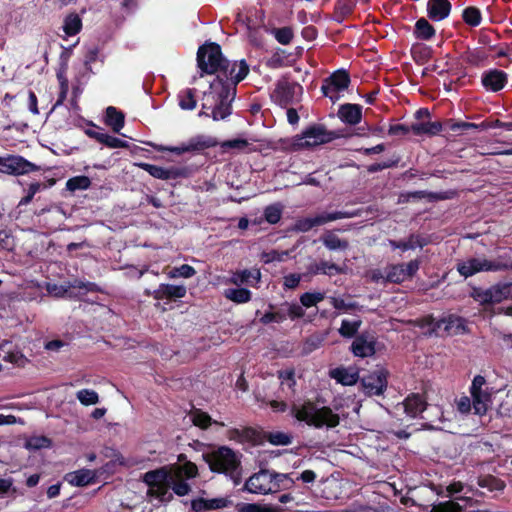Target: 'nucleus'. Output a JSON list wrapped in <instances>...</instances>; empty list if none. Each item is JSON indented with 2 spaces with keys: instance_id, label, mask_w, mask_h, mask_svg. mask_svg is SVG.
<instances>
[{
  "instance_id": "9d476101",
  "label": "nucleus",
  "mask_w": 512,
  "mask_h": 512,
  "mask_svg": "<svg viewBox=\"0 0 512 512\" xmlns=\"http://www.w3.org/2000/svg\"><path fill=\"white\" fill-rule=\"evenodd\" d=\"M40 170L36 164L20 155L7 154L0 156V173L20 176Z\"/></svg>"
},
{
  "instance_id": "f704fd0d",
  "label": "nucleus",
  "mask_w": 512,
  "mask_h": 512,
  "mask_svg": "<svg viewBox=\"0 0 512 512\" xmlns=\"http://www.w3.org/2000/svg\"><path fill=\"white\" fill-rule=\"evenodd\" d=\"M166 480H172V477L166 467L148 471L143 476V482L149 487V489L154 488V486H157Z\"/></svg>"
},
{
  "instance_id": "5fc2aeb1",
  "label": "nucleus",
  "mask_w": 512,
  "mask_h": 512,
  "mask_svg": "<svg viewBox=\"0 0 512 512\" xmlns=\"http://www.w3.org/2000/svg\"><path fill=\"white\" fill-rule=\"evenodd\" d=\"M52 441L46 436H34L26 441V447L30 450H40L42 448H49Z\"/></svg>"
},
{
  "instance_id": "603ef678",
  "label": "nucleus",
  "mask_w": 512,
  "mask_h": 512,
  "mask_svg": "<svg viewBox=\"0 0 512 512\" xmlns=\"http://www.w3.org/2000/svg\"><path fill=\"white\" fill-rule=\"evenodd\" d=\"M325 294L323 292H305L300 296V303L303 307L310 308L323 301Z\"/></svg>"
},
{
  "instance_id": "052dcab7",
  "label": "nucleus",
  "mask_w": 512,
  "mask_h": 512,
  "mask_svg": "<svg viewBox=\"0 0 512 512\" xmlns=\"http://www.w3.org/2000/svg\"><path fill=\"white\" fill-rule=\"evenodd\" d=\"M275 39L282 45H288L293 39V31L290 27L277 28L274 31Z\"/></svg>"
},
{
  "instance_id": "dca6fc26",
  "label": "nucleus",
  "mask_w": 512,
  "mask_h": 512,
  "mask_svg": "<svg viewBox=\"0 0 512 512\" xmlns=\"http://www.w3.org/2000/svg\"><path fill=\"white\" fill-rule=\"evenodd\" d=\"M271 483V470L261 468L245 481L241 491L251 494H271Z\"/></svg>"
},
{
  "instance_id": "4c0bfd02",
  "label": "nucleus",
  "mask_w": 512,
  "mask_h": 512,
  "mask_svg": "<svg viewBox=\"0 0 512 512\" xmlns=\"http://www.w3.org/2000/svg\"><path fill=\"white\" fill-rule=\"evenodd\" d=\"M195 88H185L178 94V105L182 110H194L197 106Z\"/></svg>"
},
{
  "instance_id": "c756f323",
  "label": "nucleus",
  "mask_w": 512,
  "mask_h": 512,
  "mask_svg": "<svg viewBox=\"0 0 512 512\" xmlns=\"http://www.w3.org/2000/svg\"><path fill=\"white\" fill-rule=\"evenodd\" d=\"M307 271L311 275L323 274L333 276L336 274H343L344 268L335 263H330L328 261L322 260L318 263H311L307 267Z\"/></svg>"
},
{
  "instance_id": "37998d69",
  "label": "nucleus",
  "mask_w": 512,
  "mask_h": 512,
  "mask_svg": "<svg viewBox=\"0 0 512 512\" xmlns=\"http://www.w3.org/2000/svg\"><path fill=\"white\" fill-rule=\"evenodd\" d=\"M361 325H362V321L360 319L353 320V321L344 319L341 322V326L338 329V332L343 338H348V339L354 338L355 339V337L358 335V330L361 327Z\"/></svg>"
},
{
  "instance_id": "aec40b11",
  "label": "nucleus",
  "mask_w": 512,
  "mask_h": 512,
  "mask_svg": "<svg viewBox=\"0 0 512 512\" xmlns=\"http://www.w3.org/2000/svg\"><path fill=\"white\" fill-rule=\"evenodd\" d=\"M187 289L184 285H172L162 283L153 292L145 291L147 296H152L155 300H176L186 296Z\"/></svg>"
},
{
  "instance_id": "a18cd8bd",
  "label": "nucleus",
  "mask_w": 512,
  "mask_h": 512,
  "mask_svg": "<svg viewBox=\"0 0 512 512\" xmlns=\"http://www.w3.org/2000/svg\"><path fill=\"white\" fill-rule=\"evenodd\" d=\"M462 19L468 26L477 27L482 22V14L479 8L468 6L462 11Z\"/></svg>"
},
{
  "instance_id": "b1692460",
  "label": "nucleus",
  "mask_w": 512,
  "mask_h": 512,
  "mask_svg": "<svg viewBox=\"0 0 512 512\" xmlns=\"http://www.w3.org/2000/svg\"><path fill=\"white\" fill-rule=\"evenodd\" d=\"M403 405L405 413L411 418H416L426 410L427 401L423 395L411 393L404 399Z\"/></svg>"
},
{
  "instance_id": "7ed1b4c3",
  "label": "nucleus",
  "mask_w": 512,
  "mask_h": 512,
  "mask_svg": "<svg viewBox=\"0 0 512 512\" xmlns=\"http://www.w3.org/2000/svg\"><path fill=\"white\" fill-rule=\"evenodd\" d=\"M290 414L299 422L321 429L335 428L340 423V417L329 406L318 407L315 402L306 400L302 404H292Z\"/></svg>"
},
{
  "instance_id": "473e14b6",
  "label": "nucleus",
  "mask_w": 512,
  "mask_h": 512,
  "mask_svg": "<svg viewBox=\"0 0 512 512\" xmlns=\"http://www.w3.org/2000/svg\"><path fill=\"white\" fill-rule=\"evenodd\" d=\"M443 130V123L441 121L434 122H418L412 124V133L416 136H436Z\"/></svg>"
},
{
  "instance_id": "8fccbe9b",
  "label": "nucleus",
  "mask_w": 512,
  "mask_h": 512,
  "mask_svg": "<svg viewBox=\"0 0 512 512\" xmlns=\"http://www.w3.org/2000/svg\"><path fill=\"white\" fill-rule=\"evenodd\" d=\"M430 54V48L422 44H414L411 48V56L419 65L425 64L429 60Z\"/></svg>"
},
{
  "instance_id": "a878e982",
  "label": "nucleus",
  "mask_w": 512,
  "mask_h": 512,
  "mask_svg": "<svg viewBox=\"0 0 512 512\" xmlns=\"http://www.w3.org/2000/svg\"><path fill=\"white\" fill-rule=\"evenodd\" d=\"M338 116L344 123L356 125L362 119V107L359 104H342L338 110Z\"/></svg>"
},
{
  "instance_id": "4d7b16f0",
  "label": "nucleus",
  "mask_w": 512,
  "mask_h": 512,
  "mask_svg": "<svg viewBox=\"0 0 512 512\" xmlns=\"http://www.w3.org/2000/svg\"><path fill=\"white\" fill-rule=\"evenodd\" d=\"M267 440L272 445H289L292 443V436L284 432H270Z\"/></svg>"
},
{
  "instance_id": "f03ea898",
  "label": "nucleus",
  "mask_w": 512,
  "mask_h": 512,
  "mask_svg": "<svg viewBox=\"0 0 512 512\" xmlns=\"http://www.w3.org/2000/svg\"><path fill=\"white\" fill-rule=\"evenodd\" d=\"M236 90L223 85V78L217 75L210 83L209 90L203 93V110H211L214 121L224 120L232 113V102L235 99Z\"/></svg>"
},
{
  "instance_id": "3c124183",
  "label": "nucleus",
  "mask_w": 512,
  "mask_h": 512,
  "mask_svg": "<svg viewBox=\"0 0 512 512\" xmlns=\"http://www.w3.org/2000/svg\"><path fill=\"white\" fill-rule=\"evenodd\" d=\"M283 207L280 203L271 204L264 209V218L269 224H277L282 217Z\"/></svg>"
},
{
  "instance_id": "a19ab883",
  "label": "nucleus",
  "mask_w": 512,
  "mask_h": 512,
  "mask_svg": "<svg viewBox=\"0 0 512 512\" xmlns=\"http://www.w3.org/2000/svg\"><path fill=\"white\" fill-rule=\"evenodd\" d=\"M225 297L237 304L247 303L251 300L252 293L247 288H229L225 290Z\"/></svg>"
},
{
  "instance_id": "e2e57ef3",
  "label": "nucleus",
  "mask_w": 512,
  "mask_h": 512,
  "mask_svg": "<svg viewBox=\"0 0 512 512\" xmlns=\"http://www.w3.org/2000/svg\"><path fill=\"white\" fill-rule=\"evenodd\" d=\"M236 510L237 512H271V508L257 503H238Z\"/></svg>"
},
{
  "instance_id": "393cba45",
  "label": "nucleus",
  "mask_w": 512,
  "mask_h": 512,
  "mask_svg": "<svg viewBox=\"0 0 512 512\" xmlns=\"http://www.w3.org/2000/svg\"><path fill=\"white\" fill-rule=\"evenodd\" d=\"M230 505V501L227 498L219 497L213 499H205L202 497L193 499L191 501V509L194 512H204L208 510H217L226 508Z\"/></svg>"
},
{
  "instance_id": "ddd939ff",
  "label": "nucleus",
  "mask_w": 512,
  "mask_h": 512,
  "mask_svg": "<svg viewBox=\"0 0 512 512\" xmlns=\"http://www.w3.org/2000/svg\"><path fill=\"white\" fill-rule=\"evenodd\" d=\"M389 372L385 368H377L361 377L363 392L368 396H380L387 389Z\"/></svg>"
},
{
  "instance_id": "412c9836",
  "label": "nucleus",
  "mask_w": 512,
  "mask_h": 512,
  "mask_svg": "<svg viewBox=\"0 0 512 512\" xmlns=\"http://www.w3.org/2000/svg\"><path fill=\"white\" fill-rule=\"evenodd\" d=\"M431 512H480L473 506L472 500L461 498L457 501L448 500L433 505Z\"/></svg>"
},
{
  "instance_id": "338daca9",
  "label": "nucleus",
  "mask_w": 512,
  "mask_h": 512,
  "mask_svg": "<svg viewBox=\"0 0 512 512\" xmlns=\"http://www.w3.org/2000/svg\"><path fill=\"white\" fill-rule=\"evenodd\" d=\"M170 488L178 496H186L191 491L190 485L184 480L170 481Z\"/></svg>"
},
{
  "instance_id": "f8f14e48",
  "label": "nucleus",
  "mask_w": 512,
  "mask_h": 512,
  "mask_svg": "<svg viewBox=\"0 0 512 512\" xmlns=\"http://www.w3.org/2000/svg\"><path fill=\"white\" fill-rule=\"evenodd\" d=\"M350 82L349 73L344 69H339L323 80L321 86L322 94L330 98L332 102H335L339 98L338 92L347 89Z\"/></svg>"
},
{
  "instance_id": "a211bd4d",
  "label": "nucleus",
  "mask_w": 512,
  "mask_h": 512,
  "mask_svg": "<svg viewBox=\"0 0 512 512\" xmlns=\"http://www.w3.org/2000/svg\"><path fill=\"white\" fill-rule=\"evenodd\" d=\"M376 338L369 332L358 334L353 340L350 350L354 356L365 358L373 356L376 352Z\"/></svg>"
},
{
  "instance_id": "e433bc0d",
  "label": "nucleus",
  "mask_w": 512,
  "mask_h": 512,
  "mask_svg": "<svg viewBox=\"0 0 512 512\" xmlns=\"http://www.w3.org/2000/svg\"><path fill=\"white\" fill-rule=\"evenodd\" d=\"M191 421L200 429L206 430L213 423L216 425L224 426V423H219L217 421H213L210 415L207 412L202 411L201 409L194 408L190 413Z\"/></svg>"
},
{
  "instance_id": "774afa93",
  "label": "nucleus",
  "mask_w": 512,
  "mask_h": 512,
  "mask_svg": "<svg viewBox=\"0 0 512 512\" xmlns=\"http://www.w3.org/2000/svg\"><path fill=\"white\" fill-rule=\"evenodd\" d=\"M323 339L318 336H310L308 337L303 345V354L307 355L318 349L322 344Z\"/></svg>"
},
{
  "instance_id": "39448f33",
  "label": "nucleus",
  "mask_w": 512,
  "mask_h": 512,
  "mask_svg": "<svg viewBox=\"0 0 512 512\" xmlns=\"http://www.w3.org/2000/svg\"><path fill=\"white\" fill-rule=\"evenodd\" d=\"M226 63L221 46L217 43H206L201 45L197 51V65L202 73L216 74Z\"/></svg>"
},
{
  "instance_id": "bb28decb",
  "label": "nucleus",
  "mask_w": 512,
  "mask_h": 512,
  "mask_svg": "<svg viewBox=\"0 0 512 512\" xmlns=\"http://www.w3.org/2000/svg\"><path fill=\"white\" fill-rule=\"evenodd\" d=\"M294 473H279L271 470V494L279 491L290 490L295 485Z\"/></svg>"
},
{
  "instance_id": "c9c22d12",
  "label": "nucleus",
  "mask_w": 512,
  "mask_h": 512,
  "mask_svg": "<svg viewBox=\"0 0 512 512\" xmlns=\"http://www.w3.org/2000/svg\"><path fill=\"white\" fill-rule=\"evenodd\" d=\"M321 242L329 250H346L349 242L346 239L338 237L334 232L327 231L321 236Z\"/></svg>"
},
{
  "instance_id": "6e6552de",
  "label": "nucleus",
  "mask_w": 512,
  "mask_h": 512,
  "mask_svg": "<svg viewBox=\"0 0 512 512\" xmlns=\"http://www.w3.org/2000/svg\"><path fill=\"white\" fill-rule=\"evenodd\" d=\"M139 168L146 171L152 177L160 180L185 179L193 176L196 169L192 166H172L164 168L150 163L140 162L136 164Z\"/></svg>"
},
{
  "instance_id": "7c9ffc66",
  "label": "nucleus",
  "mask_w": 512,
  "mask_h": 512,
  "mask_svg": "<svg viewBox=\"0 0 512 512\" xmlns=\"http://www.w3.org/2000/svg\"><path fill=\"white\" fill-rule=\"evenodd\" d=\"M413 35L417 40L430 41L435 37L436 29L428 19L421 17L415 22Z\"/></svg>"
},
{
  "instance_id": "c85d7f7f",
  "label": "nucleus",
  "mask_w": 512,
  "mask_h": 512,
  "mask_svg": "<svg viewBox=\"0 0 512 512\" xmlns=\"http://www.w3.org/2000/svg\"><path fill=\"white\" fill-rule=\"evenodd\" d=\"M104 123L113 132L120 133L125 125V114L114 106H108L105 110Z\"/></svg>"
},
{
  "instance_id": "13d9d810",
  "label": "nucleus",
  "mask_w": 512,
  "mask_h": 512,
  "mask_svg": "<svg viewBox=\"0 0 512 512\" xmlns=\"http://www.w3.org/2000/svg\"><path fill=\"white\" fill-rule=\"evenodd\" d=\"M100 143L109 148H127L129 146L127 141L109 135L107 133H103V136L100 139Z\"/></svg>"
},
{
  "instance_id": "72a5a7b5",
  "label": "nucleus",
  "mask_w": 512,
  "mask_h": 512,
  "mask_svg": "<svg viewBox=\"0 0 512 512\" xmlns=\"http://www.w3.org/2000/svg\"><path fill=\"white\" fill-rule=\"evenodd\" d=\"M489 58L488 52L482 48L468 49L464 55L463 60L470 66L483 67L487 64Z\"/></svg>"
},
{
  "instance_id": "58836bf2",
  "label": "nucleus",
  "mask_w": 512,
  "mask_h": 512,
  "mask_svg": "<svg viewBox=\"0 0 512 512\" xmlns=\"http://www.w3.org/2000/svg\"><path fill=\"white\" fill-rule=\"evenodd\" d=\"M477 484L490 492L503 491L506 487L505 482L493 475H484L478 478Z\"/></svg>"
},
{
  "instance_id": "4468645a",
  "label": "nucleus",
  "mask_w": 512,
  "mask_h": 512,
  "mask_svg": "<svg viewBox=\"0 0 512 512\" xmlns=\"http://www.w3.org/2000/svg\"><path fill=\"white\" fill-rule=\"evenodd\" d=\"M420 260L414 259L408 263L390 264L385 268V281L401 284L407 279L413 278L420 268Z\"/></svg>"
},
{
  "instance_id": "de8ad7c7",
  "label": "nucleus",
  "mask_w": 512,
  "mask_h": 512,
  "mask_svg": "<svg viewBox=\"0 0 512 512\" xmlns=\"http://www.w3.org/2000/svg\"><path fill=\"white\" fill-rule=\"evenodd\" d=\"M91 186V179L85 175L71 177L66 182V189L70 192L87 190Z\"/></svg>"
},
{
  "instance_id": "864d4df0",
  "label": "nucleus",
  "mask_w": 512,
  "mask_h": 512,
  "mask_svg": "<svg viewBox=\"0 0 512 512\" xmlns=\"http://www.w3.org/2000/svg\"><path fill=\"white\" fill-rule=\"evenodd\" d=\"M76 396H77V399L80 401V403L85 406L95 405L99 402L98 393L91 389L79 390L77 392Z\"/></svg>"
},
{
  "instance_id": "09e8293b",
  "label": "nucleus",
  "mask_w": 512,
  "mask_h": 512,
  "mask_svg": "<svg viewBox=\"0 0 512 512\" xmlns=\"http://www.w3.org/2000/svg\"><path fill=\"white\" fill-rule=\"evenodd\" d=\"M170 488V480H166L154 488L149 489L148 494L158 498L160 501H170L172 499V494L169 492Z\"/></svg>"
},
{
  "instance_id": "f3484780",
  "label": "nucleus",
  "mask_w": 512,
  "mask_h": 512,
  "mask_svg": "<svg viewBox=\"0 0 512 512\" xmlns=\"http://www.w3.org/2000/svg\"><path fill=\"white\" fill-rule=\"evenodd\" d=\"M357 213L348 211H335L319 214L315 217H308L297 222L296 228L301 232H308L316 226H321L331 221L355 217Z\"/></svg>"
},
{
  "instance_id": "2f4dec72",
  "label": "nucleus",
  "mask_w": 512,
  "mask_h": 512,
  "mask_svg": "<svg viewBox=\"0 0 512 512\" xmlns=\"http://www.w3.org/2000/svg\"><path fill=\"white\" fill-rule=\"evenodd\" d=\"M357 4V0H337L334 5L332 19L337 23H342L350 16Z\"/></svg>"
},
{
  "instance_id": "4be33fe9",
  "label": "nucleus",
  "mask_w": 512,
  "mask_h": 512,
  "mask_svg": "<svg viewBox=\"0 0 512 512\" xmlns=\"http://www.w3.org/2000/svg\"><path fill=\"white\" fill-rule=\"evenodd\" d=\"M426 10L427 17L430 20L439 22L448 18L452 10V4L449 0H428Z\"/></svg>"
},
{
  "instance_id": "9b49d317",
  "label": "nucleus",
  "mask_w": 512,
  "mask_h": 512,
  "mask_svg": "<svg viewBox=\"0 0 512 512\" xmlns=\"http://www.w3.org/2000/svg\"><path fill=\"white\" fill-rule=\"evenodd\" d=\"M217 145L218 142L214 137L199 134L191 137L186 143H182L179 146H163L160 150L182 155L184 153H199Z\"/></svg>"
},
{
  "instance_id": "0eeeda50",
  "label": "nucleus",
  "mask_w": 512,
  "mask_h": 512,
  "mask_svg": "<svg viewBox=\"0 0 512 512\" xmlns=\"http://www.w3.org/2000/svg\"><path fill=\"white\" fill-rule=\"evenodd\" d=\"M302 94L303 87L299 83L283 78L277 81L271 98L281 108H288L298 103Z\"/></svg>"
},
{
  "instance_id": "79ce46f5",
  "label": "nucleus",
  "mask_w": 512,
  "mask_h": 512,
  "mask_svg": "<svg viewBox=\"0 0 512 512\" xmlns=\"http://www.w3.org/2000/svg\"><path fill=\"white\" fill-rule=\"evenodd\" d=\"M82 29V20L76 13H70L64 19L63 31L67 36H74Z\"/></svg>"
},
{
  "instance_id": "1a4fd4ad",
  "label": "nucleus",
  "mask_w": 512,
  "mask_h": 512,
  "mask_svg": "<svg viewBox=\"0 0 512 512\" xmlns=\"http://www.w3.org/2000/svg\"><path fill=\"white\" fill-rule=\"evenodd\" d=\"M249 70V65L244 59L233 62L226 59V63H223L217 75L223 78L224 86L227 88L232 86L233 91H237V85L247 77Z\"/></svg>"
},
{
  "instance_id": "423d86ee",
  "label": "nucleus",
  "mask_w": 512,
  "mask_h": 512,
  "mask_svg": "<svg viewBox=\"0 0 512 512\" xmlns=\"http://www.w3.org/2000/svg\"><path fill=\"white\" fill-rule=\"evenodd\" d=\"M474 414L485 415L492 405V396L496 392L489 385L486 378L482 375H476L470 386Z\"/></svg>"
},
{
  "instance_id": "20e7f679",
  "label": "nucleus",
  "mask_w": 512,
  "mask_h": 512,
  "mask_svg": "<svg viewBox=\"0 0 512 512\" xmlns=\"http://www.w3.org/2000/svg\"><path fill=\"white\" fill-rule=\"evenodd\" d=\"M508 269H512V259L507 253L498 255L495 259L470 258L457 264V271L465 278L482 271L497 272Z\"/></svg>"
},
{
  "instance_id": "0e129e2a",
  "label": "nucleus",
  "mask_w": 512,
  "mask_h": 512,
  "mask_svg": "<svg viewBox=\"0 0 512 512\" xmlns=\"http://www.w3.org/2000/svg\"><path fill=\"white\" fill-rule=\"evenodd\" d=\"M283 305L288 307L287 312L285 313L291 320L302 318L305 315V311L302 305L288 302H285Z\"/></svg>"
},
{
  "instance_id": "c03bdc74",
  "label": "nucleus",
  "mask_w": 512,
  "mask_h": 512,
  "mask_svg": "<svg viewBox=\"0 0 512 512\" xmlns=\"http://www.w3.org/2000/svg\"><path fill=\"white\" fill-rule=\"evenodd\" d=\"M281 149L286 152H296L303 149H307L308 142L302 141L300 135H296L292 138H284L279 140Z\"/></svg>"
},
{
  "instance_id": "680f3d73",
  "label": "nucleus",
  "mask_w": 512,
  "mask_h": 512,
  "mask_svg": "<svg viewBox=\"0 0 512 512\" xmlns=\"http://www.w3.org/2000/svg\"><path fill=\"white\" fill-rule=\"evenodd\" d=\"M41 188H46V186L39 182L31 183L28 187L27 194L20 200L18 206L28 205L33 200L35 194L41 190Z\"/></svg>"
},
{
  "instance_id": "f257e3e1",
  "label": "nucleus",
  "mask_w": 512,
  "mask_h": 512,
  "mask_svg": "<svg viewBox=\"0 0 512 512\" xmlns=\"http://www.w3.org/2000/svg\"><path fill=\"white\" fill-rule=\"evenodd\" d=\"M202 457L211 472L225 475L233 482L234 486H238L242 482L243 455L240 452L222 445L210 452L203 453Z\"/></svg>"
},
{
  "instance_id": "6ab92c4d",
  "label": "nucleus",
  "mask_w": 512,
  "mask_h": 512,
  "mask_svg": "<svg viewBox=\"0 0 512 512\" xmlns=\"http://www.w3.org/2000/svg\"><path fill=\"white\" fill-rule=\"evenodd\" d=\"M481 83L486 91L498 92L507 85L508 74L496 68L489 69L483 72Z\"/></svg>"
},
{
  "instance_id": "2eb2a0df",
  "label": "nucleus",
  "mask_w": 512,
  "mask_h": 512,
  "mask_svg": "<svg viewBox=\"0 0 512 512\" xmlns=\"http://www.w3.org/2000/svg\"><path fill=\"white\" fill-rule=\"evenodd\" d=\"M302 141L309 143L308 148L330 143L338 137L334 131H329L322 124H312L300 134Z\"/></svg>"
},
{
  "instance_id": "6e6d98bb",
  "label": "nucleus",
  "mask_w": 512,
  "mask_h": 512,
  "mask_svg": "<svg viewBox=\"0 0 512 512\" xmlns=\"http://www.w3.org/2000/svg\"><path fill=\"white\" fill-rule=\"evenodd\" d=\"M287 319V315L283 310L268 311L260 318V323L268 325L272 322L282 323Z\"/></svg>"
},
{
  "instance_id": "cd10ccee",
  "label": "nucleus",
  "mask_w": 512,
  "mask_h": 512,
  "mask_svg": "<svg viewBox=\"0 0 512 512\" xmlns=\"http://www.w3.org/2000/svg\"><path fill=\"white\" fill-rule=\"evenodd\" d=\"M330 376L338 383L345 386L355 385L359 377V372L354 368L337 367L330 372Z\"/></svg>"
},
{
  "instance_id": "ea45409f",
  "label": "nucleus",
  "mask_w": 512,
  "mask_h": 512,
  "mask_svg": "<svg viewBox=\"0 0 512 512\" xmlns=\"http://www.w3.org/2000/svg\"><path fill=\"white\" fill-rule=\"evenodd\" d=\"M512 283H498L490 287L491 304L500 303L510 297Z\"/></svg>"
},
{
  "instance_id": "69168bd1",
  "label": "nucleus",
  "mask_w": 512,
  "mask_h": 512,
  "mask_svg": "<svg viewBox=\"0 0 512 512\" xmlns=\"http://www.w3.org/2000/svg\"><path fill=\"white\" fill-rule=\"evenodd\" d=\"M248 145H249V143L246 139L236 138V139H229V140L223 141L221 143V148L224 150H228V149L243 150Z\"/></svg>"
},
{
  "instance_id": "49530a36",
  "label": "nucleus",
  "mask_w": 512,
  "mask_h": 512,
  "mask_svg": "<svg viewBox=\"0 0 512 512\" xmlns=\"http://www.w3.org/2000/svg\"><path fill=\"white\" fill-rule=\"evenodd\" d=\"M465 329L464 319L456 315L445 317L444 332L446 334H458Z\"/></svg>"
},
{
  "instance_id": "5701e85b",
  "label": "nucleus",
  "mask_w": 512,
  "mask_h": 512,
  "mask_svg": "<svg viewBox=\"0 0 512 512\" xmlns=\"http://www.w3.org/2000/svg\"><path fill=\"white\" fill-rule=\"evenodd\" d=\"M97 471L90 469H79L66 474L65 480L72 486L84 487L97 482Z\"/></svg>"
},
{
  "instance_id": "bf43d9fd",
  "label": "nucleus",
  "mask_w": 512,
  "mask_h": 512,
  "mask_svg": "<svg viewBox=\"0 0 512 512\" xmlns=\"http://www.w3.org/2000/svg\"><path fill=\"white\" fill-rule=\"evenodd\" d=\"M196 273L195 269L188 265V264H182L179 267L173 268L169 272L170 278H176V277H183V278H190Z\"/></svg>"
}]
</instances>
